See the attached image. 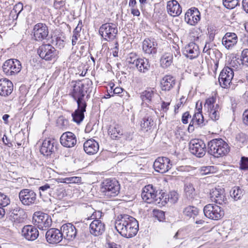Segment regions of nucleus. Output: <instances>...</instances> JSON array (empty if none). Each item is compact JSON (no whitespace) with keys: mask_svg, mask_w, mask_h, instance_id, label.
I'll use <instances>...</instances> for the list:
<instances>
[{"mask_svg":"<svg viewBox=\"0 0 248 248\" xmlns=\"http://www.w3.org/2000/svg\"><path fill=\"white\" fill-rule=\"evenodd\" d=\"M13 91V84L7 78L0 79V95L7 97L10 95Z\"/></svg>","mask_w":248,"mask_h":248,"instance_id":"b1692460","label":"nucleus"},{"mask_svg":"<svg viewBox=\"0 0 248 248\" xmlns=\"http://www.w3.org/2000/svg\"><path fill=\"white\" fill-rule=\"evenodd\" d=\"M23 10V5L21 3H18L16 4L13 8V10L15 13H17V14H19Z\"/></svg>","mask_w":248,"mask_h":248,"instance_id":"052dcab7","label":"nucleus"},{"mask_svg":"<svg viewBox=\"0 0 248 248\" xmlns=\"http://www.w3.org/2000/svg\"><path fill=\"white\" fill-rule=\"evenodd\" d=\"M46 241L50 244H58L62 239L61 230L56 228H51L46 233Z\"/></svg>","mask_w":248,"mask_h":248,"instance_id":"aec40b11","label":"nucleus"},{"mask_svg":"<svg viewBox=\"0 0 248 248\" xmlns=\"http://www.w3.org/2000/svg\"><path fill=\"white\" fill-rule=\"evenodd\" d=\"M125 237L131 238L137 234L139 230L138 221L133 217L125 214Z\"/></svg>","mask_w":248,"mask_h":248,"instance_id":"9d476101","label":"nucleus"},{"mask_svg":"<svg viewBox=\"0 0 248 248\" xmlns=\"http://www.w3.org/2000/svg\"><path fill=\"white\" fill-rule=\"evenodd\" d=\"M230 68L233 70H238L242 68L243 65H244L242 62L240 61V59H236V58H233L230 62Z\"/></svg>","mask_w":248,"mask_h":248,"instance_id":"79ce46f5","label":"nucleus"},{"mask_svg":"<svg viewBox=\"0 0 248 248\" xmlns=\"http://www.w3.org/2000/svg\"><path fill=\"white\" fill-rule=\"evenodd\" d=\"M105 230V224L99 219L93 220L90 225V232L94 236L102 234Z\"/></svg>","mask_w":248,"mask_h":248,"instance_id":"bb28decb","label":"nucleus"},{"mask_svg":"<svg viewBox=\"0 0 248 248\" xmlns=\"http://www.w3.org/2000/svg\"><path fill=\"white\" fill-rule=\"evenodd\" d=\"M62 238L69 241H72L77 236L78 231L76 227L71 223L63 224L61 228Z\"/></svg>","mask_w":248,"mask_h":248,"instance_id":"f3484780","label":"nucleus"},{"mask_svg":"<svg viewBox=\"0 0 248 248\" xmlns=\"http://www.w3.org/2000/svg\"><path fill=\"white\" fill-rule=\"evenodd\" d=\"M191 116L188 111H186L183 113L182 117V122L184 124H186L188 123V119L191 118Z\"/></svg>","mask_w":248,"mask_h":248,"instance_id":"bf43d9fd","label":"nucleus"},{"mask_svg":"<svg viewBox=\"0 0 248 248\" xmlns=\"http://www.w3.org/2000/svg\"><path fill=\"white\" fill-rule=\"evenodd\" d=\"M37 53L41 58L47 61L54 60L58 57V51L49 44L40 46L37 49Z\"/></svg>","mask_w":248,"mask_h":248,"instance_id":"20e7f679","label":"nucleus"},{"mask_svg":"<svg viewBox=\"0 0 248 248\" xmlns=\"http://www.w3.org/2000/svg\"><path fill=\"white\" fill-rule=\"evenodd\" d=\"M239 3V0H223L224 6L227 9H232Z\"/></svg>","mask_w":248,"mask_h":248,"instance_id":"c03bdc74","label":"nucleus"},{"mask_svg":"<svg viewBox=\"0 0 248 248\" xmlns=\"http://www.w3.org/2000/svg\"><path fill=\"white\" fill-rule=\"evenodd\" d=\"M230 196L234 201L241 199L243 195V190L238 186L233 187L230 191Z\"/></svg>","mask_w":248,"mask_h":248,"instance_id":"58836bf2","label":"nucleus"},{"mask_svg":"<svg viewBox=\"0 0 248 248\" xmlns=\"http://www.w3.org/2000/svg\"><path fill=\"white\" fill-rule=\"evenodd\" d=\"M208 153L215 157H219L230 151L228 143L222 139H214L208 143Z\"/></svg>","mask_w":248,"mask_h":248,"instance_id":"f257e3e1","label":"nucleus"},{"mask_svg":"<svg viewBox=\"0 0 248 248\" xmlns=\"http://www.w3.org/2000/svg\"><path fill=\"white\" fill-rule=\"evenodd\" d=\"M170 199L172 202H175L178 199V194L176 192H171L170 195Z\"/></svg>","mask_w":248,"mask_h":248,"instance_id":"e2e57ef3","label":"nucleus"},{"mask_svg":"<svg viewBox=\"0 0 248 248\" xmlns=\"http://www.w3.org/2000/svg\"><path fill=\"white\" fill-rule=\"evenodd\" d=\"M90 83L92 85V81L89 80H87V84L82 83L81 81H76L73 85L69 95L74 100L85 98L86 93L89 88L88 85Z\"/></svg>","mask_w":248,"mask_h":248,"instance_id":"39448f33","label":"nucleus"},{"mask_svg":"<svg viewBox=\"0 0 248 248\" xmlns=\"http://www.w3.org/2000/svg\"><path fill=\"white\" fill-rule=\"evenodd\" d=\"M243 119L244 124L248 125V109L244 112L243 114Z\"/></svg>","mask_w":248,"mask_h":248,"instance_id":"338daca9","label":"nucleus"},{"mask_svg":"<svg viewBox=\"0 0 248 248\" xmlns=\"http://www.w3.org/2000/svg\"><path fill=\"white\" fill-rule=\"evenodd\" d=\"M155 216L159 221H162L165 218V213L163 211L161 210H154V211Z\"/></svg>","mask_w":248,"mask_h":248,"instance_id":"4d7b16f0","label":"nucleus"},{"mask_svg":"<svg viewBox=\"0 0 248 248\" xmlns=\"http://www.w3.org/2000/svg\"><path fill=\"white\" fill-rule=\"evenodd\" d=\"M52 43L59 48H63L64 46V43L63 39L60 37H54L52 39Z\"/></svg>","mask_w":248,"mask_h":248,"instance_id":"864d4df0","label":"nucleus"},{"mask_svg":"<svg viewBox=\"0 0 248 248\" xmlns=\"http://www.w3.org/2000/svg\"><path fill=\"white\" fill-rule=\"evenodd\" d=\"M190 152L198 157H203L206 153V145L204 142L199 139H193L189 143Z\"/></svg>","mask_w":248,"mask_h":248,"instance_id":"9b49d317","label":"nucleus"},{"mask_svg":"<svg viewBox=\"0 0 248 248\" xmlns=\"http://www.w3.org/2000/svg\"><path fill=\"white\" fill-rule=\"evenodd\" d=\"M89 96L88 94L85 98L75 100L77 104V108L72 113V117L73 120L78 124L82 122L84 119V113L86 111L87 101L88 100Z\"/></svg>","mask_w":248,"mask_h":248,"instance_id":"7ed1b4c3","label":"nucleus"},{"mask_svg":"<svg viewBox=\"0 0 248 248\" xmlns=\"http://www.w3.org/2000/svg\"><path fill=\"white\" fill-rule=\"evenodd\" d=\"M53 189V188H51L50 186L46 184L44 186H40L39 188V190H40V195L42 196L43 194H45L46 193H49L51 192V190Z\"/></svg>","mask_w":248,"mask_h":248,"instance_id":"3c124183","label":"nucleus"},{"mask_svg":"<svg viewBox=\"0 0 248 248\" xmlns=\"http://www.w3.org/2000/svg\"><path fill=\"white\" fill-rule=\"evenodd\" d=\"M240 61L244 65L248 67V48H245L242 51Z\"/></svg>","mask_w":248,"mask_h":248,"instance_id":"de8ad7c7","label":"nucleus"},{"mask_svg":"<svg viewBox=\"0 0 248 248\" xmlns=\"http://www.w3.org/2000/svg\"><path fill=\"white\" fill-rule=\"evenodd\" d=\"M240 169L243 170L248 169V157L243 156L241 157Z\"/></svg>","mask_w":248,"mask_h":248,"instance_id":"6e6d98bb","label":"nucleus"},{"mask_svg":"<svg viewBox=\"0 0 248 248\" xmlns=\"http://www.w3.org/2000/svg\"><path fill=\"white\" fill-rule=\"evenodd\" d=\"M200 107L198 109V111L195 113L190 122L188 127V130L190 132H192L194 130L195 127H202L205 124H204L203 116L202 114V108L201 105Z\"/></svg>","mask_w":248,"mask_h":248,"instance_id":"a211bd4d","label":"nucleus"},{"mask_svg":"<svg viewBox=\"0 0 248 248\" xmlns=\"http://www.w3.org/2000/svg\"><path fill=\"white\" fill-rule=\"evenodd\" d=\"M108 133L111 135L112 138H119L123 135V130L120 129L119 126H115L112 129L108 130Z\"/></svg>","mask_w":248,"mask_h":248,"instance_id":"37998d69","label":"nucleus"},{"mask_svg":"<svg viewBox=\"0 0 248 248\" xmlns=\"http://www.w3.org/2000/svg\"><path fill=\"white\" fill-rule=\"evenodd\" d=\"M220 107L218 104H216L215 108L208 111L211 119L213 121H217L219 118V112Z\"/></svg>","mask_w":248,"mask_h":248,"instance_id":"a19ab883","label":"nucleus"},{"mask_svg":"<svg viewBox=\"0 0 248 248\" xmlns=\"http://www.w3.org/2000/svg\"><path fill=\"white\" fill-rule=\"evenodd\" d=\"M120 191V185L118 182L114 179H107L102 184L101 191L103 196L108 198L115 197Z\"/></svg>","mask_w":248,"mask_h":248,"instance_id":"f03ea898","label":"nucleus"},{"mask_svg":"<svg viewBox=\"0 0 248 248\" xmlns=\"http://www.w3.org/2000/svg\"><path fill=\"white\" fill-rule=\"evenodd\" d=\"M211 200L219 204L226 203L227 199L224 194V190L221 188H215L210 193Z\"/></svg>","mask_w":248,"mask_h":248,"instance_id":"c85d7f7f","label":"nucleus"},{"mask_svg":"<svg viewBox=\"0 0 248 248\" xmlns=\"http://www.w3.org/2000/svg\"><path fill=\"white\" fill-rule=\"evenodd\" d=\"M199 213V210L193 206H188L184 208L183 214L185 216L189 217L195 218Z\"/></svg>","mask_w":248,"mask_h":248,"instance_id":"4c0bfd02","label":"nucleus"},{"mask_svg":"<svg viewBox=\"0 0 248 248\" xmlns=\"http://www.w3.org/2000/svg\"><path fill=\"white\" fill-rule=\"evenodd\" d=\"M157 195L155 189L153 185H148L145 186L141 193V197L143 201L148 203H154L156 202Z\"/></svg>","mask_w":248,"mask_h":248,"instance_id":"dca6fc26","label":"nucleus"},{"mask_svg":"<svg viewBox=\"0 0 248 248\" xmlns=\"http://www.w3.org/2000/svg\"><path fill=\"white\" fill-rule=\"evenodd\" d=\"M156 42L154 39H145L142 43V50L147 54H154L157 52Z\"/></svg>","mask_w":248,"mask_h":248,"instance_id":"cd10ccee","label":"nucleus"},{"mask_svg":"<svg viewBox=\"0 0 248 248\" xmlns=\"http://www.w3.org/2000/svg\"><path fill=\"white\" fill-rule=\"evenodd\" d=\"M33 222L34 225L41 230H46L51 226L52 220L46 214L43 212H35L33 216Z\"/></svg>","mask_w":248,"mask_h":248,"instance_id":"423d86ee","label":"nucleus"},{"mask_svg":"<svg viewBox=\"0 0 248 248\" xmlns=\"http://www.w3.org/2000/svg\"><path fill=\"white\" fill-rule=\"evenodd\" d=\"M61 144L67 148H72L75 146L77 142V138L75 134L71 132L63 133L60 137Z\"/></svg>","mask_w":248,"mask_h":248,"instance_id":"6ab92c4d","label":"nucleus"},{"mask_svg":"<svg viewBox=\"0 0 248 248\" xmlns=\"http://www.w3.org/2000/svg\"><path fill=\"white\" fill-rule=\"evenodd\" d=\"M99 32L105 40L111 41L116 37L118 31L115 24L105 23L100 27Z\"/></svg>","mask_w":248,"mask_h":248,"instance_id":"0eeeda50","label":"nucleus"},{"mask_svg":"<svg viewBox=\"0 0 248 248\" xmlns=\"http://www.w3.org/2000/svg\"><path fill=\"white\" fill-rule=\"evenodd\" d=\"M203 212L207 217L215 220L221 219L224 214L222 209L215 204H208L205 206Z\"/></svg>","mask_w":248,"mask_h":248,"instance_id":"6e6552de","label":"nucleus"},{"mask_svg":"<svg viewBox=\"0 0 248 248\" xmlns=\"http://www.w3.org/2000/svg\"><path fill=\"white\" fill-rule=\"evenodd\" d=\"M22 235L29 241H34L39 236V231L32 225L25 226L22 230Z\"/></svg>","mask_w":248,"mask_h":248,"instance_id":"5701e85b","label":"nucleus"},{"mask_svg":"<svg viewBox=\"0 0 248 248\" xmlns=\"http://www.w3.org/2000/svg\"><path fill=\"white\" fill-rule=\"evenodd\" d=\"M57 142L54 139H47L44 140L40 149V152L44 155H48L57 149Z\"/></svg>","mask_w":248,"mask_h":248,"instance_id":"4be33fe9","label":"nucleus"},{"mask_svg":"<svg viewBox=\"0 0 248 248\" xmlns=\"http://www.w3.org/2000/svg\"><path fill=\"white\" fill-rule=\"evenodd\" d=\"M183 54L190 59L197 58L200 54L199 46L194 43H190L183 50Z\"/></svg>","mask_w":248,"mask_h":248,"instance_id":"393cba45","label":"nucleus"},{"mask_svg":"<svg viewBox=\"0 0 248 248\" xmlns=\"http://www.w3.org/2000/svg\"><path fill=\"white\" fill-rule=\"evenodd\" d=\"M150 67V64L147 59L139 58L135 63V68L142 73L147 72Z\"/></svg>","mask_w":248,"mask_h":248,"instance_id":"c9c22d12","label":"nucleus"},{"mask_svg":"<svg viewBox=\"0 0 248 248\" xmlns=\"http://www.w3.org/2000/svg\"><path fill=\"white\" fill-rule=\"evenodd\" d=\"M21 64L17 59H9L6 61L3 64V72L7 76L15 75L21 70Z\"/></svg>","mask_w":248,"mask_h":248,"instance_id":"1a4fd4ad","label":"nucleus"},{"mask_svg":"<svg viewBox=\"0 0 248 248\" xmlns=\"http://www.w3.org/2000/svg\"><path fill=\"white\" fill-rule=\"evenodd\" d=\"M82 25L81 21H79L76 28L73 31V34L75 35H80L79 32H80L82 29Z\"/></svg>","mask_w":248,"mask_h":248,"instance_id":"680f3d73","label":"nucleus"},{"mask_svg":"<svg viewBox=\"0 0 248 248\" xmlns=\"http://www.w3.org/2000/svg\"><path fill=\"white\" fill-rule=\"evenodd\" d=\"M125 197V202H131L135 199V192L133 190L132 193L130 196H126Z\"/></svg>","mask_w":248,"mask_h":248,"instance_id":"69168bd1","label":"nucleus"},{"mask_svg":"<svg viewBox=\"0 0 248 248\" xmlns=\"http://www.w3.org/2000/svg\"><path fill=\"white\" fill-rule=\"evenodd\" d=\"M65 5V1L64 0H57L54 1L53 6L55 9L60 10Z\"/></svg>","mask_w":248,"mask_h":248,"instance_id":"13d9d810","label":"nucleus"},{"mask_svg":"<svg viewBox=\"0 0 248 248\" xmlns=\"http://www.w3.org/2000/svg\"><path fill=\"white\" fill-rule=\"evenodd\" d=\"M107 248H121L120 246L115 243L108 242L106 245Z\"/></svg>","mask_w":248,"mask_h":248,"instance_id":"774afa93","label":"nucleus"},{"mask_svg":"<svg viewBox=\"0 0 248 248\" xmlns=\"http://www.w3.org/2000/svg\"><path fill=\"white\" fill-rule=\"evenodd\" d=\"M33 37L37 41H42L48 35V28L45 24L39 23L34 25L33 29Z\"/></svg>","mask_w":248,"mask_h":248,"instance_id":"2eb2a0df","label":"nucleus"},{"mask_svg":"<svg viewBox=\"0 0 248 248\" xmlns=\"http://www.w3.org/2000/svg\"><path fill=\"white\" fill-rule=\"evenodd\" d=\"M173 56L170 53L164 54L161 58L160 63L163 68H167L170 66L172 62Z\"/></svg>","mask_w":248,"mask_h":248,"instance_id":"e433bc0d","label":"nucleus"},{"mask_svg":"<svg viewBox=\"0 0 248 248\" xmlns=\"http://www.w3.org/2000/svg\"><path fill=\"white\" fill-rule=\"evenodd\" d=\"M18 196L21 203L25 205L35 203L37 197L35 192L30 189H23L19 192Z\"/></svg>","mask_w":248,"mask_h":248,"instance_id":"f8f14e48","label":"nucleus"},{"mask_svg":"<svg viewBox=\"0 0 248 248\" xmlns=\"http://www.w3.org/2000/svg\"><path fill=\"white\" fill-rule=\"evenodd\" d=\"M63 182L69 184V183H78L81 181V177H66L63 179Z\"/></svg>","mask_w":248,"mask_h":248,"instance_id":"5fc2aeb1","label":"nucleus"},{"mask_svg":"<svg viewBox=\"0 0 248 248\" xmlns=\"http://www.w3.org/2000/svg\"><path fill=\"white\" fill-rule=\"evenodd\" d=\"M9 198L5 194L0 192V206L4 207L10 203Z\"/></svg>","mask_w":248,"mask_h":248,"instance_id":"8fccbe9b","label":"nucleus"},{"mask_svg":"<svg viewBox=\"0 0 248 248\" xmlns=\"http://www.w3.org/2000/svg\"><path fill=\"white\" fill-rule=\"evenodd\" d=\"M172 164L169 158L166 157H158L154 163V168L156 171L164 173L170 169Z\"/></svg>","mask_w":248,"mask_h":248,"instance_id":"4468645a","label":"nucleus"},{"mask_svg":"<svg viewBox=\"0 0 248 248\" xmlns=\"http://www.w3.org/2000/svg\"><path fill=\"white\" fill-rule=\"evenodd\" d=\"M155 96L158 95L156 93L155 90L154 88H148L143 92L140 95V97L145 103H151Z\"/></svg>","mask_w":248,"mask_h":248,"instance_id":"72a5a7b5","label":"nucleus"},{"mask_svg":"<svg viewBox=\"0 0 248 248\" xmlns=\"http://www.w3.org/2000/svg\"><path fill=\"white\" fill-rule=\"evenodd\" d=\"M216 101V98L213 96L207 98L205 101L204 107L207 108L208 111L215 108Z\"/></svg>","mask_w":248,"mask_h":248,"instance_id":"a18cd8bd","label":"nucleus"},{"mask_svg":"<svg viewBox=\"0 0 248 248\" xmlns=\"http://www.w3.org/2000/svg\"><path fill=\"white\" fill-rule=\"evenodd\" d=\"M156 198L157 199V200L154 203L156 204L161 203V204L164 205V204H166L167 202V201H169L170 199V196L167 195L164 192L162 194L160 193L159 195H157Z\"/></svg>","mask_w":248,"mask_h":248,"instance_id":"49530a36","label":"nucleus"},{"mask_svg":"<svg viewBox=\"0 0 248 248\" xmlns=\"http://www.w3.org/2000/svg\"><path fill=\"white\" fill-rule=\"evenodd\" d=\"M84 151L88 155H94L99 150L98 143L94 140L91 139L86 141L83 145Z\"/></svg>","mask_w":248,"mask_h":248,"instance_id":"c756f323","label":"nucleus"},{"mask_svg":"<svg viewBox=\"0 0 248 248\" xmlns=\"http://www.w3.org/2000/svg\"><path fill=\"white\" fill-rule=\"evenodd\" d=\"M161 89L163 91H170L175 84V79L170 75L165 76L161 81Z\"/></svg>","mask_w":248,"mask_h":248,"instance_id":"473e14b6","label":"nucleus"},{"mask_svg":"<svg viewBox=\"0 0 248 248\" xmlns=\"http://www.w3.org/2000/svg\"><path fill=\"white\" fill-rule=\"evenodd\" d=\"M208 30L210 38L213 40L216 33V30L213 27H210L208 29Z\"/></svg>","mask_w":248,"mask_h":248,"instance_id":"0e129e2a","label":"nucleus"},{"mask_svg":"<svg viewBox=\"0 0 248 248\" xmlns=\"http://www.w3.org/2000/svg\"><path fill=\"white\" fill-rule=\"evenodd\" d=\"M155 123L151 117H145L141 121V129L143 131H151L153 129Z\"/></svg>","mask_w":248,"mask_h":248,"instance_id":"f704fd0d","label":"nucleus"},{"mask_svg":"<svg viewBox=\"0 0 248 248\" xmlns=\"http://www.w3.org/2000/svg\"><path fill=\"white\" fill-rule=\"evenodd\" d=\"M124 222L122 220H117L115 222V228L118 232L122 236H124Z\"/></svg>","mask_w":248,"mask_h":248,"instance_id":"09e8293b","label":"nucleus"},{"mask_svg":"<svg viewBox=\"0 0 248 248\" xmlns=\"http://www.w3.org/2000/svg\"><path fill=\"white\" fill-rule=\"evenodd\" d=\"M201 19V14L196 8H192L186 12L185 14V21L189 25L195 26Z\"/></svg>","mask_w":248,"mask_h":248,"instance_id":"412c9836","label":"nucleus"},{"mask_svg":"<svg viewBox=\"0 0 248 248\" xmlns=\"http://www.w3.org/2000/svg\"><path fill=\"white\" fill-rule=\"evenodd\" d=\"M237 41L238 37L235 33L227 32L222 38V44L229 49L233 47Z\"/></svg>","mask_w":248,"mask_h":248,"instance_id":"a878e982","label":"nucleus"},{"mask_svg":"<svg viewBox=\"0 0 248 248\" xmlns=\"http://www.w3.org/2000/svg\"><path fill=\"white\" fill-rule=\"evenodd\" d=\"M184 194L187 200L191 202L197 200L198 197L193 185L190 183H186L185 184Z\"/></svg>","mask_w":248,"mask_h":248,"instance_id":"2f4dec72","label":"nucleus"},{"mask_svg":"<svg viewBox=\"0 0 248 248\" xmlns=\"http://www.w3.org/2000/svg\"><path fill=\"white\" fill-rule=\"evenodd\" d=\"M200 173L202 175H206L213 173L214 171V166H203L200 169Z\"/></svg>","mask_w":248,"mask_h":248,"instance_id":"603ef678","label":"nucleus"},{"mask_svg":"<svg viewBox=\"0 0 248 248\" xmlns=\"http://www.w3.org/2000/svg\"><path fill=\"white\" fill-rule=\"evenodd\" d=\"M167 8L168 13L172 16H178L182 13V8L176 0L169 1Z\"/></svg>","mask_w":248,"mask_h":248,"instance_id":"7c9ffc66","label":"nucleus"},{"mask_svg":"<svg viewBox=\"0 0 248 248\" xmlns=\"http://www.w3.org/2000/svg\"><path fill=\"white\" fill-rule=\"evenodd\" d=\"M139 59L135 53H130L126 57V62L129 65L130 68H134L135 63Z\"/></svg>","mask_w":248,"mask_h":248,"instance_id":"ea45409f","label":"nucleus"},{"mask_svg":"<svg viewBox=\"0 0 248 248\" xmlns=\"http://www.w3.org/2000/svg\"><path fill=\"white\" fill-rule=\"evenodd\" d=\"M233 76V70L228 66L225 67L220 72L218 78L220 86L224 88H227L230 85Z\"/></svg>","mask_w":248,"mask_h":248,"instance_id":"ddd939ff","label":"nucleus"}]
</instances>
